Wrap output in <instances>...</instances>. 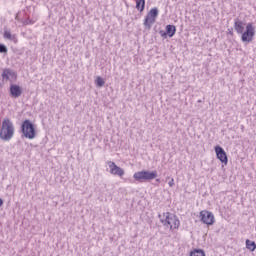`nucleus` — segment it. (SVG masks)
<instances>
[{"label": "nucleus", "mask_w": 256, "mask_h": 256, "mask_svg": "<svg viewBox=\"0 0 256 256\" xmlns=\"http://www.w3.org/2000/svg\"><path fill=\"white\" fill-rule=\"evenodd\" d=\"M15 135V125L9 118H4L0 128V139L2 141H11Z\"/></svg>", "instance_id": "f257e3e1"}, {"label": "nucleus", "mask_w": 256, "mask_h": 256, "mask_svg": "<svg viewBox=\"0 0 256 256\" xmlns=\"http://www.w3.org/2000/svg\"><path fill=\"white\" fill-rule=\"evenodd\" d=\"M158 218L166 229H179V225H181L177 215L170 214L169 212L159 214Z\"/></svg>", "instance_id": "f03ea898"}, {"label": "nucleus", "mask_w": 256, "mask_h": 256, "mask_svg": "<svg viewBox=\"0 0 256 256\" xmlns=\"http://www.w3.org/2000/svg\"><path fill=\"white\" fill-rule=\"evenodd\" d=\"M20 131L26 139H35V137H37V130L35 129V124H33V122H31V120L29 119H26L22 122L20 126Z\"/></svg>", "instance_id": "7ed1b4c3"}, {"label": "nucleus", "mask_w": 256, "mask_h": 256, "mask_svg": "<svg viewBox=\"0 0 256 256\" xmlns=\"http://www.w3.org/2000/svg\"><path fill=\"white\" fill-rule=\"evenodd\" d=\"M157 175V171L142 170L134 173L133 179L138 181V183H144V181H153V179H157Z\"/></svg>", "instance_id": "20e7f679"}, {"label": "nucleus", "mask_w": 256, "mask_h": 256, "mask_svg": "<svg viewBox=\"0 0 256 256\" xmlns=\"http://www.w3.org/2000/svg\"><path fill=\"white\" fill-rule=\"evenodd\" d=\"M159 15V9L157 7L152 8L149 13L146 15L144 19V27L148 31H150L151 27L155 23V19H157Z\"/></svg>", "instance_id": "39448f33"}, {"label": "nucleus", "mask_w": 256, "mask_h": 256, "mask_svg": "<svg viewBox=\"0 0 256 256\" xmlns=\"http://www.w3.org/2000/svg\"><path fill=\"white\" fill-rule=\"evenodd\" d=\"M241 35L243 43H251L255 37V27H253V23H248L246 25V30Z\"/></svg>", "instance_id": "423d86ee"}, {"label": "nucleus", "mask_w": 256, "mask_h": 256, "mask_svg": "<svg viewBox=\"0 0 256 256\" xmlns=\"http://www.w3.org/2000/svg\"><path fill=\"white\" fill-rule=\"evenodd\" d=\"M200 221L204 223V225H213L215 223V216L212 212L207 210L200 211Z\"/></svg>", "instance_id": "0eeeda50"}, {"label": "nucleus", "mask_w": 256, "mask_h": 256, "mask_svg": "<svg viewBox=\"0 0 256 256\" xmlns=\"http://www.w3.org/2000/svg\"><path fill=\"white\" fill-rule=\"evenodd\" d=\"M214 151L216 153L217 159L221 161L224 165H227L229 163V158L227 157V152H225V149L223 147L217 145L214 147Z\"/></svg>", "instance_id": "6e6552de"}, {"label": "nucleus", "mask_w": 256, "mask_h": 256, "mask_svg": "<svg viewBox=\"0 0 256 256\" xmlns=\"http://www.w3.org/2000/svg\"><path fill=\"white\" fill-rule=\"evenodd\" d=\"M175 33H177V27L171 24L166 25V31H159V34L163 37V39H167V37H175Z\"/></svg>", "instance_id": "1a4fd4ad"}, {"label": "nucleus", "mask_w": 256, "mask_h": 256, "mask_svg": "<svg viewBox=\"0 0 256 256\" xmlns=\"http://www.w3.org/2000/svg\"><path fill=\"white\" fill-rule=\"evenodd\" d=\"M9 93L14 99H19L23 95V88L17 84H10Z\"/></svg>", "instance_id": "9d476101"}, {"label": "nucleus", "mask_w": 256, "mask_h": 256, "mask_svg": "<svg viewBox=\"0 0 256 256\" xmlns=\"http://www.w3.org/2000/svg\"><path fill=\"white\" fill-rule=\"evenodd\" d=\"M108 165L110 167L111 175H118V177H123L125 175V170L123 168L117 166V164H115V162L109 161Z\"/></svg>", "instance_id": "9b49d317"}, {"label": "nucleus", "mask_w": 256, "mask_h": 256, "mask_svg": "<svg viewBox=\"0 0 256 256\" xmlns=\"http://www.w3.org/2000/svg\"><path fill=\"white\" fill-rule=\"evenodd\" d=\"M2 83L0 87H3V81H9L10 79H17V73L10 68H5L2 73Z\"/></svg>", "instance_id": "f8f14e48"}, {"label": "nucleus", "mask_w": 256, "mask_h": 256, "mask_svg": "<svg viewBox=\"0 0 256 256\" xmlns=\"http://www.w3.org/2000/svg\"><path fill=\"white\" fill-rule=\"evenodd\" d=\"M234 29L238 35H241L245 31V23L239 18L234 20Z\"/></svg>", "instance_id": "ddd939ff"}, {"label": "nucleus", "mask_w": 256, "mask_h": 256, "mask_svg": "<svg viewBox=\"0 0 256 256\" xmlns=\"http://www.w3.org/2000/svg\"><path fill=\"white\" fill-rule=\"evenodd\" d=\"M136 9L143 13L145 11V0H136Z\"/></svg>", "instance_id": "4468645a"}, {"label": "nucleus", "mask_w": 256, "mask_h": 256, "mask_svg": "<svg viewBox=\"0 0 256 256\" xmlns=\"http://www.w3.org/2000/svg\"><path fill=\"white\" fill-rule=\"evenodd\" d=\"M246 248L249 250V251H255L256 249V243L255 241H251L249 239L246 240Z\"/></svg>", "instance_id": "2eb2a0df"}, {"label": "nucleus", "mask_w": 256, "mask_h": 256, "mask_svg": "<svg viewBox=\"0 0 256 256\" xmlns=\"http://www.w3.org/2000/svg\"><path fill=\"white\" fill-rule=\"evenodd\" d=\"M3 37L4 39H8V41H15V35L11 34L10 30H5Z\"/></svg>", "instance_id": "dca6fc26"}, {"label": "nucleus", "mask_w": 256, "mask_h": 256, "mask_svg": "<svg viewBox=\"0 0 256 256\" xmlns=\"http://www.w3.org/2000/svg\"><path fill=\"white\" fill-rule=\"evenodd\" d=\"M190 256H206L205 250L203 249H194L190 252Z\"/></svg>", "instance_id": "f3484780"}, {"label": "nucleus", "mask_w": 256, "mask_h": 256, "mask_svg": "<svg viewBox=\"0 0 256 256\" xmlns=\"http://www.w3.org/2000/svg\"><path fill=\"white\" fill-rule=\"evenodd\" d=\"M96 85L97 87H103L105 85V80H103L101 77H98L96 80Z\"/></svg>", "instance_id": "a211bd4d"}, {"label": "nucleus", "mask_w": 256, "mask_h": 256, "mask_svg": "<svg viewBox=\"0 0 256 256\" xmlns=\"http://www.w3.org/2000/svg\"><path fill=\"white\" fill-rule=\"evenodd\" d=\"M22 23H23L24 26H25V25H33V24L35 23V21H33V20L27 18V19L24 20Z\"/></svg>", "instance_id": "6ab92c4d"}, {"label": "nucleus", "mask_w": 256, "mask_h": 256, "mask_svg": "<svg viewBox=\"0 0 256 256\" xmlns=\"http://www.w3.org/2000/svg\"><path fill=\"white\" fill-rule=\"evenodd\" d=\"M167 179L170 180V181L168 182L169 187H174V186H175V179H173V178H171V177H169V176L166 178V181H167Z\"/></svg>", "instance_id": "aec40b11"}, {"label": "nucleus", "mask_w": 256, "mask_h": 256, "mask_svg": "<svg viewBox=\"0 0 256 256\" xmlns=\"http://www.w3.org/2000/svg\"><path fill=\"white\" fill-rule=\"evenodd\" d=\"M8 49L5 44H0V53H7Z\"/></svg>", "instance_id": "412c9836"}, {"label": "nucleus", "mask_w": 256, "mask_h": 256, "mask_svg": "<svg viewBox=\"0 0 256 256\" xmlns=\"http://www.w3.org/2000/svg\"><path fill=\"white\" fill-rule=\"evenodd\" d=\"M0 207H3V200L0 198Z\"/></svg>", "instance_id": "4be33fe9"}, {"label": "nucleus", "mask_w": 256, "mask_h": 256, "mask_svg": "<svg viewBox=\"0 0 256 256\" xmlns=\"http://www.w3.org/2000/svg\"><path fill=\"white\" fill-rule=\"evenodd\" d=\"M160 181H161L160 179H156V182H157V183H160Z\"/></svg>", "instance_id": "5701e85b"}, {"label": "nucleus", "mask_w": 256, "mask_h": 256, "mask_svg": "<svg viewBox=\"0 0 256 256\" xmlns=\"http://www.w3.org/2000/svg\"><path fill=\"white\" fill-rule=\"evenodd\" d=\"M229 34H230V35H233V31H229Z\"/></svg>", "instance_id": "b1692460"}, {"label": "nucleus", "mask_w": 256, "mask_h": 256, "mask_svg": "<svg viewBox=\"0 0 256 256\" xmlns=\"http://www.w3.org/2000/svg\"><path fill=\"white\" fill-rule=\"evenodd\" d=\"M198 103H201V100H198Z\"/></svg>", "instance_id": "393cba45"}]
</instances>
